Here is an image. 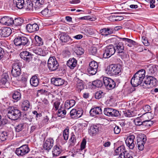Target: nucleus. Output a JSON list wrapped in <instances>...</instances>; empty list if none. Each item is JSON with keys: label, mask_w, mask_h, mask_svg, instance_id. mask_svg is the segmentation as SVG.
Instances as JSON below:
<instances>
[{"label": "nucleus", "mask_w": 158, "mask_h": 158, "mask_svg": "<svg viewBox=\"0 0 158 158\" xmlns=\"http://www.w3.org/2000/svg\"><path fill=\"white\" fill-rule=\"evenodd\" d=\"M14 43L16 46H29L31 45V39L24 36H19L14 40Z\"/></svg>", "instance_id": "nucleus-3"}, {"label": "nucleus", "mask_w": 158, "mask_h": 158, "mask_svg": "<svg viewBox=\"0 0 158 158\" xmlns=\"http://www.w3.org/2000/svg\"><path fill=\"white\" fill-rule=\"evenodd\" d=\"M77 61L74 58H71L67 61V65L71 69H73L76 66Z\"/></svg>", "instance_id": "nucleus-21"}, {"label": "nucleus", "mask_w": 158, "mask_h": 158, "mask_svg": "<svg viewBox=\"0 0 158 158\" xmlns=\"http://www.w3.org/2000/svg\"><path fill=\"white\" fill-rule=\"evenodd\" d=\"M104 113L105 115L112 117H119L120 114L118 110L110 108H105L104 109Z\"/></svg>", "instance_id": "nucleus-6"}, {"label": "nucleus", "mask_w": 158, "mask_h": 158, "mask_svg": "<svg viewBox=\"0 0 158 158\" xmlns=\"http://www.w3.org/2000/svg\"><path fill=\"white\" fill-rule=\"evenodd\" d=\"M114 133L117 134L120 133L121 129L118 126H116L114 128Z\"/></svg>", "instance_id": "nucleus-55"}, {"label": "nucleus", "mask_w": 158, "mask_h": 158, "mask_svg": "<svg viewBox=\"0 0 158 158\" xmlns=\"http://www.w3.org/2000/svg\"><path fill=\"white\" fill-rule=\"evenodd\" d=\"M20 63L18 61L13 64L12 66V70H17L18 69H21Z\"/></svg>", "instance_id": "nucleus-40"}, {"label": "nucleus", "mask_w": 158, "mask_h": 158, "mask_svg": "<svg viewBox=\"0 0 158 158\" xmlns=\"http://www.w3.org/2000/svg\"><path fill=\"white\" fill-rule=\"evenodd\" d=\"M105 94V93L102 91H99L97 92L95 94V98L97 99L103 97Z\"/></svg>", "instance_id": "nucleus-38"}, {"label": "nucleus", "mask_w": 158, "mask_h": 158, "mask_svg": "<svg viewBox=\"0 0 158 158\" xmlns=\"http://www.w3.org/2000/svg\"><path fill=\"white\" fill-rule=\"evenodd\" d=\"M8 117L12 120H15L20 118L21 112L14 106H9L7 109Z\"/></svg>", "instance_id": "nucleus-2"}, {"label": "nucleus", "mask_w": 158, "mask_h": 158, "mask_svg": "<svg viewBox=\"0 0 158 158\" xmlns=\"http://www.w3.org/2000/svg\"><path fill=\"white\" fill-rule=\"evenodd\" d=\"M11 33V29L9 27H4L0 29V35L3 37L9 36Z\"/></svg>", "instance_id": "nucleus-19"}, {"label": "nucleus", "mask_w": 158, "mask_h": 158, "mask_svg": "<svg viewBox=\"0 0 158 158\" xmlns=\"http://www.w3.org/2000/svg\"><path fill=\"white\" fill-rule=\"evenodd\" d=\"M143 109L146 112L145 114L148 117H149L151 115V114L150 113H148V112L151 110L150 106L148 105H146L143 107Z\"/></svg>", "instance_id": "nucleus-44"}, {"label": "nucleus", "mask_w": 158, "mask_h": 158, "mask_svg": "<svg viewBox=\"0 0 158 158\" xmlns=\"http://www.w3.org/2000/svg\"><path fill=\"white\" fill-rule=\"evenodd\" d=\"M135 136L133 135H130L127 137L125 143L127 146L131 149H133L135 147V142L134 141Z\"/></svg>", "instance_id": "nucleus-12"}, {"label": "nucleus", "mask_w": 158, "mask_h": 158, "mask_svg": "<svg viewBox=\"0 0 158 158\" xmlns=\"http://www.w3.org/2000/svg\"><path fill=\"white\" fill-rule=\"evenodd\" d=\"M89 113L91 116H94L97 115L101 114L102 113V109L99 107H97L92 109L90 110Z\"/></svg>", "instance_id": "nucleus-23"}, {"label": "nucleus", "mask_w": 158, "mask_h": 158, "mask_svg": "<svg viewBox=\"0 0 158 158\" xmlns=\"http://www.w3.org/2000/svg\"><path fill=\"white\" fill-rule=\"evenodd\" d=\"M69 140L72 143H75L76 142L75 136L74 134H73L71 135V137L69 139Z\"/></svg>", "instance_id": "nucleus-58"}, {"label": "nucleus", "mask_w": 158, "mask_h": 158, "mask_svg": "<svg viewBox=\"0 0 158 158\" xmlns=\"http://www.w3.org/2000/svg\"><path fill=\"white\" fill-rule=\"evenodd\" d=\"M75 103V101L73 100H68L65 102L64 106L65 108L68 109L70 108L73 106L74 105Z\"/></svg>", "instance_id": "nucleus-31"}, {"label": "nucleus", "mask_w": 158, "mask_h": 158, "mask_svg": "<svg viewBox=\"0 0 158 158\" xmlns=\"http://www.w3.org/2000/svg\"><path fill=\"white\" fill-rule=\"evenodd\" d=\"M26 28L27 31L30 33L34 32L39 30V27L36 23L28 24Z\"/></svg>", "instance_id": "nucleus-16"}, {"label": "nucleus", "mask_w": 158, "mask_h": 158, "mask_svg": "<svg viewBox=\"0 0 158 158\" xmlns=\"http://www.w3.org/2000/svg\"><path fill=\"white\" fill-rule=\"evenodd\" d=\"M52 84L56 86H59L62 85L64 82V79L60 78L53 77L51 79Z\"/></svg>", "instance_id": "nucleus-17"}, {"label": "nucleus", "mask_w": 158, "mask_h": 158, "mask_svg": "<svg viewBox=\"0 0 158 158\" xmlns=\"http://www.w3.org/2000/svg\"><path fill=\"white\" fill-rule=\"evenodd\" d=\"M125 147L124 145L120 146L115 149L114 153V155H119V156H123V154L125 152Z\"/></svg>", "instance_id": "nucleus-26"}, {"label": "nucleus", "mask_w": 158, "mask_h": 158, "mask_svg": "<svg viewBox=\"0 0 158 158\" xmlns=\"http://www.w3.org/2000/svg\"><path fill=\"white\" fill-rule=\"evenodd\" d=\"M11 73L14 77L19 76L21 74V69H18L15 70H12Z\"/></svg>", "instance_id": "nucleus-45"}, {"label": "nucleus", "mask_w": 158, "mask_h": 158, "mask_svg": "<svg viewBox=\"0 0 158 158\" xmlns=\"http://www.w3.org/2000/svg\"><path fill=\"white\" fill-rule=\"evenodd\" d=\"M76 89L78 92H80L84 89L83 81L78 78L77 79Z\"/></svg>", "instance_id": "nucleus-30"}, {"label": "nucleus", "mask_w": 158, "mask_h": 158, "mask_svg": "<svg viewBox=\"0 0 158 158\" xmlns=\"http://www.w3.org/2000/svg\"><path fill=\"white\" fill-rule=\"evenodd\" d=\"M83 37V36L82 35L79 34L74 36L73 38L77 39L80 40Z\"/></svg>", "instance_id": "nucleus-61"}, {"label": "nucleus", "mask_w": 158, "mask_h": 158, "mask_svg": "<svg viewBox=\"0 0 158 158\" xmlns=\"http://www.w3.org/2000/svg\"><path fill=\"white\" fill-rule=\"evenodd\" d=\"M60 105V103L59 102H55L54 103V107L56 109V110L58 109V107Z\"/></svg>", "instance_id": "nucleus-60"}, {"label": "nucleus", "mask_w": 158, "mask_h": 158, "mask_svg": "<svg viewBox=\"0 0 158 158\" xmlns=\"http://www.w3.org/2000/svg\"><path fill=\"white\" fill-rule=\"evenodd\" d=\"M134 123L136 125L139 126L142 125L143 126V121H142L139 118H137L135 119Z\"/></svg>", "instance_id": "nucleus-48"}, {"label": "nucleus", "mask_w": 158, "mask_h": 158, "mask_svg": "<svg viewBox=\"0 0 158 158\" xmlns=\"http://www.w3.org/2000/svg\"><path fill=\"white\" fill-rule=\"evenodd\" d=\"M39 83V79L36 75H35L32 77L30 80L31 85L34 87L38 85Z\"/></svg>", "instance_id": "nucleus-27"}, {"label": "nucleus", "mask_w": 158, "mask_h": 158, "mask_svg": "<svg viewBox=\"0 0 158 158\" xmlns=\"http://www.w3.org/2000/svg\"><path fill=\"white\" fill-rule=\"evenodd\" d=\"M121 70L122 68L120 64H111L106 68V73L110 76L116 75L121 72Z\"/></svg>", "instance_id": "nucleus-4"}, {"label": "nucleus", "mask_w": 158, "mask_h": 158, "mask_svg": "<svg viewBox=\"0 0 158 158\" xmlns=\"http://www.w3.org/2000/svg\"><path fill=\"white\" fill-rule=\"evenodd\" d=\"M98 67V64L96 62L94 61H91L89 63V66L87 69L88 72L90 74L94 75L97 72Z\"/></svg>", "instance_id": "nucleus-9"}, {"label": "nucleus", "mask_w": 158, "mask_h": 158, "mask_svg": "<svg viewBox=\"0 0 158 158\" xmlns=\"http://www.w3.org/2000/svg\"><path fill=\"white\" fill-rule=\"evenodd\" d=\"M7 21L6 22V25L10 26L12 25L13 24V19L12 18L7 16Z\"/></svg>", "instance_id": "nucleus-52"}, {"label": "nucleus", "mask_w": 158, "mask_h": 158, "mask_svg": "<svg viewBox=\"0 0 158 158\" xmlns=\"http://www.w3.org/2000/svg\"><path fill=\"white\" fill-rule=\"evenodd\" d=\"M86 140L85 139H84L82 141L81 144V149L83 150L85 148L86 144Z\"/></svg>", "instance_id": "nucleus-54"}, {"label": "nucleus", "mask_w": 158, "mask_h": 158, "mask_svg": "<svg viewBox=\"0 0 158 158\" xmlns=\"http://www.w3.org/2000/svg\"><path fill=\"white\" fill-rule=\"evenodd\" d=\"M60 40L62 43H67L72 41V39L69 35L65 33H62L60 35Z\"/></svg>", "instance_id": "nucleus-18"}, {"label": "nucleus", "mask_w": 158, "mask_h": 158, "mask_svg": "<svg viewBox=\"0 0 158 158\" xmlns=\"http://www.w3.org/2000/svg\"><path fill=\"white\" fill-rule=\"evenodd\" d=\"M7 123V120L6 119H3L2 120H1V123H0V126L2 125H4L6 124Z\"/></svg>", "instance_id": "nucleus-63"}, {"label": "nucleus", "mask_w": 158, "mask_h": 158, "mask_svg": "<svg viewBox=\"0 0 158 158\" xmlns=\"http://www.w3.org/2000/svg\"><path fill=\"white\" fill-rule=\"evenodd\" d=\"M115 51V47L112 45H110L104 48L103 57L105 58H109L114 54Z\"/></svg>", "instance_id": "nucleus-7"}, {"label": "nucleus", "mask_w": 158, "mask_h": 158, "mask_svg": "<svg viewBox=\"0 0 158 158\" xmlns=\"http://www.w3.org/2000/svg\"><path fill=\"white\" fill-rule=\"evenodd\" d=\"M35 39L36 42L39 44V45H42L43 44V42L42 41V39L39 36L36 35L35 37Z\"/></svg>", "instance_id": "nucleus-51"}, {"label": "nucleus", "mask_w": 158, "mask_h": 158, "mask_svg": "<svg viewBox=\"0 0 158 158\" xmlns=\"http://www.w3.org/2000/svg\"><path fill=\"white\" fill-rule=\"evenodd\" d=\"M75 52L77 55H81L83 54L84 50L81 47H77L76 48Z\"/></svg>", "instance_id": "nucleus-42"}, {"label": "nucleus", "mask_w": 158, "mask_h": 158, "mask_svg": "<svg viewBox=\"0 0 158 158\" xmlns=\"http://www.w3.org/2000/svg\"><path fill=\"white\" fill-rule=\"evenodd\" d=\"M50 11L47 8H45L41 11V13L43 15L46 17L49 16Z\"/></svg>", "instance_id": "nucleus-49"}, {"label": "nucleus", "mask_w": 158, "mask_h": 158, "mask_svg": "<svg viewBox=\"0 0 158 158\" xmlns=\"http://www.w3.org/2000/svg\"><path fill=\"white\" fill-rule=\"evenodd\" d=\"M13 2L18 9H21L23 7L24 3V0H13Z\"/></svg>", "instance_id": "nucleus-32"}, {"label": "nucleus", "mask_w": 158, "mask_h": 158, "mask_svg": "<svg viewBox=\"0 0 158 158\" xmlns=\"http://www.w3.org/2000/svg\"><path fill=\"white\" fill-rule=\"evenodd\" d=\"M21 58L27 61H29L31 58V55L27 51H23L20 54Z\"/></svg>", "instance_id": "nucleus-20"}, {"label": "nucleus", "mask_w": 158, "mask_h": 158, "mask_svg": "<svg viewBox=\"0 0 158 158\" xmlns=\"http://www.w3.org/2000/svg\"><path fill=\"white\" fill-rule=\"evenodd\" d=\"M49 120V118L47 116H46L44 118V119L43 120V122L45 124H46Z\"/></svg>", "instance_id": "nucleus-64"}, {"label": "nucleus", "mask_w": 158, "mask_h": 158, "mask_svg": "<svg viewBox=\"0 0 158 158\" xmlns=\"http://www.w3.org/2000/svg\"><path fill=\"white\" fill-rule=\"evenodd\" d=\"M134 153L131 151L127 152L125 151L123 154L124 158H133Z\"/></svg>", "instance_id": "nucleus-36"}, {"label": "nucleus", "mask_w": 158, "mask_h": 158, "mask_svg": "<svg viewBox=\"0 0 158 158\" xmlns=\"http://www.w3.org/2000/svg\"><path fill=\"white\" fill-rule=\"evenodd\" d=\"M102 35H107L111 34L114 32V29L111 27L104 28L100 31Z\"/></svg>", "instance_id": "nucleus-22"}, {"label": "nucleus", "mask_w": 158, "mask_h": 158, "mask_svg": "<svg viewBox=\"0 0 158 158\" xmlns=\"http://www.w3.org/2000/svg\"><path fill=\"white\" fill-rule=\"evenodd\" d=\"M7 138L6 132L0 133V143L6 140Z\"/></svg>", "instance_id": "nucleus-47"}, {"label": "nucleus", "mask_w": 158, "mask_h": 158, "mask_svg": "<svg viewBox=\"0 0 158 158\" xmlns=\"http://www.w3.org/2000/svg\"><path fill=\"white\" fill-rule=\"evenodd\" d=\"M155 2V0H152L150 2V7L151 8H153L155 7V5L154 4Z\"/></svg>", "instance_id": "nucleus-62"}, {"label": "nucleus", "mask_w": 158, "mask_h": 158, "mask_svg": "<svg viewBox=\"0 0 158 158\" xmlns=\"http://www.w3.org/2000/svg\"><path fill=\"white\" fill-rule=\"evenodd\" d=\"M92 84L93 85L98 88L101 87L102 85V81L98 80L93 81L92 82Z\"/></svg>", "instance_id": "nucleus-41"}, {"label": "nucleus", "mask_w": 158, "mask_h": 158, "mask_svg": "<svg viewBox=\"0 0 158 158\" xmlns=\"http://www.w3.org/2000/svg\"><path fill=\"white\" fill-rule=\"evenodd\" d=\"M23 23V20L21 18H16L13 19V25L15 26H20Z\"/></svg>", "instance_id": "nucleus-35"}, {"label": "nucleus", "mask_w": 158, "mask_h": 158, "mask_svg": "<svg viewBox=\"0 0 158 158\" xmlns=\"http://www.w3.org/2000/svg\"><path fill=\"white\" fill-rule=\"evenodd\" d=\"M13 98L18 101L21 98L20 93L17 91H15L12 95Z\"/></svg>", "instance_id": "nucleus-37"}, {"label": "nucleus", "mask_w": 158, "mask_h": 158, "mask_svg": "<svg viewBox=\"0 0 158 158\" xmlns=\"http://www.w3.org/2000/svg\"><path fill=\"white\" fill-rule=\"evenodd\" d=\"M98 131V127L96 125H92L89 128V133L91 136L96 135Z\"/></svg>", "instance_id": "nucleus-24"}, {"label": "nucleus", "mask_w": 158, "mask_h": 158, "mask_svg": "<svg viewBox=\"0 0 158 158\" xmlns=\"http://www.w3.org/2000/svg\"><path fill=\"white\" fill-rule=\"evenodd\" d=\"M30 151V149L27 145H23L17 148L15 153L18 156H22L27 153Z\"/></svg>", "instance_id": "nucleus-8"}, {"label": "nucleus", "mask_w": 158, "mask_h": 158, "mask_svg": "<svg viewBox=\"0 0 158 158\" xmlns=\"http://www.w3.org/2000/svg\"><path fill=\"white\" fill-rule=\"evenodd\" d=\"M103 80L104 84L107 89H111L115 87V83L112 79L104 77Z\"/></svg>", "instance_id": "nucleus-10"}, {"label": "nucleus", "mask_w": 158, "mask_h": 158, "mask_svg": "<svg viewBox=\"0 0 158 158\" xmlns=\"http://www.w3.org/2000/svg\"><path fill=\"white\" fill-rule=\"evenodd\" d=\"M83 113V111L81 110H77L75 109H73L70 112V114L72 118H77L80 117Z\"/></svg>", "instance_id": "nucleus-15"}, {"label": "nucleus", "mask_w": 158, "mask_h": 158, "mask_svg": "<svg viewBox=\"0 0 158 158\" xmlns=\"http://www.w3.org/2000/svg\"><path fill=\"white\" fill-rule=\"evenodd\" d=\"M147 140L146 135H143L141 137H138L137 139V145L138 149L140 150H143L144 148V144Z\"/></svg>", "instance_id": "nucleus-11"}, {"label": "nucleus", "mask_w": 158, "mask_h": 158, "mask_svg": "<svg viewBox=\"0 0 158 158\" xmlns=\"http://www.w3.org/2000/svg\"><path fill=\"white\" fill-rule=\"evenodd\" d=\"M62 150L61 146L56 145L54 146L52 153L54 156H58L62 152Z\"/></svg>", "instance_id": "nucleus-25"}, {"label": "nucleus", "mask_w": 158, "mask_h": 158, "mask_svg": "<svg viewBox=\"0 0 158 158\" xmlns=\"http://www.w3.org/2000/svg\"><path fill=\"white\" fill-rule=\"evenodd\" d=\"M120 39L122 40L123 41H124L126 45L129 47H132L133 45H135V42L134 40L128 38H120Z\"/></svg>", "instance_id": "nucleus-28"}, {"label": "nucleus", "mask_w": 158, "mask_h": 158, "mask_svg": "<svg viewBox=\"0 0 158 158\" xmlns=\"http://www.w3.org/2000/svg\"><path fill=\"white\" fill-rule=\"evenodd\" d=\"M36 4L38 5H43L44 2V0H34Z\"/></svg>", "instance_id": "nucleus-57"}, {"label": "nucleus", "mask_w": 158, "mask_h": 158, "mask_svg": "<svg viewBox=\"0 0 158 158\" xmlns=\"http://www.w3.org/2000/svg\"><path fill=\"white\" fill-rule=\"evenodd\" d=\"M40 51L41 52L40 55L42 56H45L46 54L48 53V52L47 50H42V49H39Z\"/></svg>", "instance_id": "nucleus-59"}, {"label": "nucleus", "mask_w": 158, "mask_h": 158, "mask_svg": "<svg viewBox=\"0 0 158 158\" xmlns=\"http://www.w3.org/2000/svg\"><path fill=\"white\" fill-rule=\"evenodd\" d=\"M153 124V122L150 119L143 121V126L145 127L146 128H148Z\"/></svg>", "instance_id": "nucleus-39"}, {"label": "nucleus", "mask_w": 158, "mask_h": 158, "mask_svg": "<svg viewBox=\"0 0 158 158\" xmlns=\"http://www.w3.org/2000/svg\"><path fill=\"white\" fill-rule=\"evenodd\" d=\"M22 109L23 110L27 111L30 108V103L27 100L24 101L22 103Z\"/></svg>", "instance_id": "nucleus-33"}, {"label": "nucleus", "mask_w": 158, "mask_h": 158, "mask_svg": "<svg viewBox=\"0 0 158 158\" xmlns=\"http://www.w3.org/2000/svg\"><path fill=\"white\" fill-rule=\"evenodd\" d=\"M7 18V16H4L0 20V23L6 25Z\"/></svg>", "instance_id": "nucleus-53"}, {"label": "nucleus", "mask_w": 158, "mask_h": 158, "mask_svg": "<svg viewBox=\"0 0 158 158\" xmlns=\"http://www.w3.org/2000/svg\"><path fill=\"white\" fill-rule=\"evenodd\" d=\"M145 71L141 69L137 71L133 76L131 81V84L134 87H136L142 84L149 85V87L155 86L157 84V80L156 78L151 76H147L145 78Z\"/></svg>", "instance_id": "nucleus-1"}, {"label": "nucleus", "mask_w": 158, "mask_h": 158, "mask_svg": "<svg viewBox=\"0 0 158 158\" xmlns=\"http://www.w3.org/2000/svg\"><path fill=\"white\" fill-rule=\"evenodd\" d=\"M54 140L52 138L47 139L44 144V148L48 151L52 148L54 144Z\"/></svg>", "instance_id": "nucleus-13"}, {"label": "nucleus", "mask_w": 158, "mask_h": 158, "mask_svg": "<svg viewBox=\"0 0 158 158\" xmlns=\"http://www.w3.org/2000/svg\"><path fill=\"white\" fill-rule=\"evenodd\" d=\"M48 66L50 70L54 71L58 69L59 65L55 57H51L48 60Z\"/></svg>", "instance_id": "nucleus-5"}, {"label": "nucleus", "mask_w": 158, "mask_h": 158, "mask_svg": "<svg viewBox=\"0 0 158 158\" xmlns=\"http://www.w3.org/2000/svg\"><path fill=\"white\" fill-rule=\"evenodd\" d=\"M114 46L115 50L116 52L118 53L123 52L124 47L122 42L118 41L114 44Z\"/></svg>", "instance_id": "nucleus-14"}, {"label": "nucleus", "mask_w": 158, "mask_h": 158, "mask_svg": "<svg viewBox=\"0 0 158 158\" xmlns=\"http://www.w3.org/2000/svg\"><path fill=\"white\" fill-rule=\"evenodd\" d=\"M69 129L67 127L64 130L63 132V135L64 139L66 140H68L69 137Z\"/></svg>", "instance_id": "nucleus-43"}, {"label": "nucleus", "mask_w": 158, "mask_h": 158, "mask_svg": "<svg viewBox=\"0 0 158 158\" xmlns=\"http://www.w3.org/2000/svg\"><path fill=\"white\" fill-rule=\"evenodd\" d=\"M97 52V49L96 47H92L90 50V53L92 55H95Z\"/></svg>", "instance_id": "nucleus-56"}, {"label": "nucleus", "mask_w": 158, "mask_h": 158, "mask_svg": "<svg viewBox=\"0 0 158 158\" xmlns=\"http://www.w3.org/2000/svg\"><path fill=\"white\" fill-rule=\"evenodd\" d=\"M66 111L64 110V106H61L60 109L58 110L57 115L58 117L61 118H64L66 114Z\"/></svg>", "instance_id": "nucleus-34"}, {"label": "nucleus", "mask_w": 158, "mask_h": 158, "mask_svg": "<svg viewBox=\"0 0 158 158\" xmlns=\"http://www.w3.org/2000/svg\"><path fill=\"white\" fill-rule=\"evenodd\" d=\"M9 78V77L7 73H3L2 75L1 78L0 80V85H5L7 82Z\"/></svg>", "instance_id": "nucleus-29"}, {"label": "nucleus", "mask_w": 158, "mask_h": 158, "mask_svg": "<svg viewBox=\"0 0 158 158\" xmlns=\"http://www.w3.org/2000/svg\"><path fill=\"white\" fill-rule=\"evenodd\" d=\"M15 127L16 131L18 132H19L23 129L24 124L23 123L19 124L16 126Z\"/></svg>", "instance_id": "nucleus-46"}, {"label": "nucleus", "mask_w": 158, "mask_h": 158, "mask_svg": "<svg viewBox=\"0 0 158 158\" xmlns=\"http://www.w3.org/2000/svg\"><path fill=\"white\" fill-rule=\"evenodd\" d=\"M124 116L127 117H131L134 116L133 112L132 111H131L130 110H127L125 111L124 113Z\"/></svg>", "instance_id": "nucleus-50"}]
</instances>
